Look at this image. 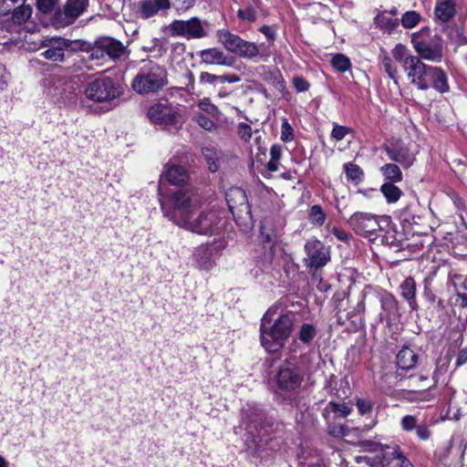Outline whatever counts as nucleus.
Returning a JSON list of instances; mask_svg holds the SVG:
<instances>
[{"mask_svg":"<svg viewBox=\"0 0 467 467\" xmlns=\"http://www.w3.org/2000/svg\"><path fill=\"white\" fill-rule=\"evenodd\" d=\"M173 211L170 219L182 228L198 234H218L222 229V217L215 211L202 212L193 217L197 202L188 189H179L171 195Z\"/></svg>","mask_w":467,"mask_h":467,"instance_id":"nucleus-1","label":"nucleus"},{"mask_svg":"<svg viewBox=\"0 0 467 467\" xmlns=\"http://www.w3.org/2000/svg\"><path fill=\"white\" fill-rule=\"evenodd\" d=\"M278 308L277 306L269 307L261 319L260 341L269 353H277L284 348L297 322L295 313H278Z\"/></svg>","mask_w":467,"mask_h":467,"instance_id":"nucleus-2","label":"nucleus"},{"mask_svg":"<svg viewBox=\"0 0 467 467\" xmlns=\"http://www.w3.org/2000/svg\"><path fill=\"white\" fill-rule=\"evenodd\" d=\"M168 84V73L164 66L153 60H142L133 78L131 88L140 95H154Z\"/></svg>","mask_w":467,"mask_h":467,"instance_id":"nucleus-3","label":"nucleus"},{"mask_svg":"<svg viewBox=\"0 0 467 467\" xmlns=\"http://www.w3.org/2000/svg\"><path fill=\"white\" fill-rule=\"evenodd\" d=\"M218 42L229 52L246 59L266 58L270 56L268 46L257 45L243 39L238 35L232 33L227 28L219 29L216 32Z\"/></svg>","mask_w":467,"mask_h":467,"instance_id":"nucleus-4","label":"nucleus"},{"mask_svg":"<svg viewBox=\"0 0 467 467\" xmlns=\"http://www.w3.org/2000/svg\"><path fill=\"white\" fill-rule=\"evenodd\" d=\"M273 424V420L268 418L262 410L254 405H247L242 410L239 428L246 431L247 440L251 438L252 442L257 444L269 434Z\"/></svg>","mask_w":467,"mask_h":467,"instance_id":"nucleus-5","label":"nucleus"},{"mask_svg":"<svg viewBox=\"0 0 467 467\" xmlns=\"http://www.w3.org/2000/svg\"><path fill=\"white\" fill-rule=\"evenodd\" d=\"M90 60L105 61L107 58L117 62L123 57H128L130 51L123 43L111 36L99 37L88 49Z\"/></svg>","mask_w":467,"mask_h":467,"instance_id":"nucleus-6","label":"nucleus"},{"mask_svg":"<svg viewBox=\"0 0 467 467\" xmlns=\"http://www.w3.org/2000/svg\"><path fill=\"white\" fill-rule=\"evenodd\" d=\"M226 202L236 223L243 231L251 229L254 221L245 192L239 187L231 188L226 192Z\"/></svg>","mask_w":467,"mask_h":467,"instance_id":"nucleus-7","label":"nucleus"},{"mask_svg":"<svg viewBox=\"0 0 467 467\" xmlns=\"http://www.w3.org/2000/svg\"><path fill=\"white\" fill-rule=\"evenodd\" d=\"M305 372L300 363L296 359L285 360L278 368L275 381L279 389L292 392L298 389L304 381Z\"/></svg>","mask_w":467,"mask_h":467,"instance_id":"nucleus-8","label":"nucleus"},{"mask_svg":"<svg viewBox=\"0 0 467 467\" xmlns=\"http://www.w3.org/2000/svg\"><path fill=\"white\" fill-rule=\"evenodd\" d=\"M83 94L94 102L110 101L120 95L117 83L110 77H102L88 82L84 86Z\"/></svg>","mask_w":467,"mask_h":467,"instance_id":"nucleus-9","label":"nucleus"},{"mask_svg":"<svg viewBox=\"0 0 467 467\" xmlns=\"http://www.w3.org/2000/svg\"><path fill=\"white\" fill-rule=\"evenodd\" d=\"M304 250L306 254L303 260L305 266L313 273L315 278L316 272L330 261L329 248L317 239H310L306 242Z\"/></svg>","mask_w":467,"mask_h":467,"instance_id":"nucleus-10","label":"nucleus"},{"mask_svg":"<svg viewBox=\"0 0 467 467\" xmlns=\"http://www.w3.org/2000/svg\"><path fill=\"white\" fill-rule=\"evenodd\" d=\"M206 21L202 22L198 17L189 20H174L170 24L171 36H182L187 39L203 38L208 36L205 26Z\"/></svg>","mask_w":467,"mask_h":467,"instance_id":"nucleus-11","label":"nucleus"},{"mask_svg":"<svg viewBox=\"0 0 467 467\" xmlns=\"http://www.w3.org/2000/svg\"><path fill=\"white\" fill-rule=\"evenodd\" d=\"M89 0H67L63 9L56 11L54 22L58 26H67L84 14L88 6Z\"/></svg>","mask_w":467,"mask_h":467,"instance_id":"nucleus-12","label":"nucleus"},{"mask_svg":"<svg viewBox=\"0 0 467 467\" xmlns=\"http://www.w3.org/2000/svg\"><path fill=\"white\" fill-rule=\"evenodd\" d=\"M356 234L369 237L381 230L378 217L372 213L357 212L348 221Z\"/></svg>","mask_w":467,"mask_h":467,"instance_id":"nucleus-13","label":"nucleus"},{"mask_svg":"<svg viewBox=\"0 0 467 467\" xmlns=\"http://www.w3.org/2000/svg\"><path fill=\"white\" fill-rule=\"evenodd\" d=\"M431 68V66L425 65L419 57H416L403 69L411 84L419 89L426 90L429 88L430 69Z\"/></svg>","mask_w":467,"mask_h":467,"instance_id":"nucleus-14","label":"nucleus"},{"mask_svg":"<svg viewBox=\"0 0 467 467\" xmlns=\"http://www.w3.org/2000/svg\"><path fill=\"white\" fill-rule=\"evenodd\" d=\"M70 45L71 41L63 37H46L40 44V47L45 48L40 56L53 62H63L65 51Z\"/></svg>","mask_w":467,"mask_h":467,"instance_id":"nucleus-15","label":"nucleus"},{"mask_svg":"<svg viewBox=\"0 0 467 467\" xmlns=\"http://www.w3.org/2000/svg\"><path fill=\"white\" fill-rule=\"evenodd\" d=\"M414 48L420 59L440 62L443 57L441 41L435 37L431 40L412 39Z\"/></svg>","mask_w":467,"mask_h":467,"instance_id":"nucleus-16","label":"nucleus"},{"mask_svg":"<svg viewBox=\"0 0 467 467\" xmlns=\"http://www.w3.org/2000/svg\"><path fill=\"white\" fill-rule=\"evenodd\" d=\"M177 117V109L169 103H155L148 110L150 120L159 126L175 124Z\"/></svg>","mask_w":467,"mask_h":467,"instance_id":"nucleus-17","label":"nucleus"},{"mask_svg":"<svg viewBox=\"0 0 467 467\" xmlns=\"http://www.w3.org/2000/svg\"><path fill=\"white\" fill-rule=\"evenodd\" d=\"M223 241H217L212 244L200 245L194 253V258L201 269H211L220 251L224 248Z\"/></svg>","mask_w":467,"mask_h":467,"instance_id":"nucleus-18","label":"nucleus"},{"mask_svg":"<svg viewBox=\"0 0 467 467\" xmlns=\"http://www.w3.org/2000/svg\"><path fill=\"white\" fill-rule=\"evenodd\" d=\"M171 7V0H141L138 4V14L140 18L149 19L166 13Z\"/></svg>","mask_w":467,"mask_h":467,"instance_id":"nucleus-19","label":"nucleus"},{"mask_svg":"<svg viewBox=\"0 0 467 467\" xmlns=\"http://www.w3.org/2000/svg\"><path fill=\"white\" fill-rule=\"evenodd\" d=\"M200 58L206 65L232 67L234 58L226 55L221 48L211 47L200 52Z\"/></svg>","mask_w":467,"mask_h":467,"instance_id":"nucleus-20","label":"nucleus"},{"mask_svg":"<svg viewBox=\"0 0 467 467\" xmlns=\"http://www.w3.org/2000/svg\"><path fill=\"white\" fill-rule=\"evenodd\" d=\"M385 151L391 161L400 163L404 168L410 167L414 161V157L405 146L400 144L387 146Z\"/></svg>","mask_w":467,"mask_h":467,"instance_id":"nucleus-21","label":"nucleus"},{"mask_svg":"<svg viewBox=\"0 0 467 467\" xmlns=\"http://www.w3.org/2000/svg\"><path fill=\"white\" fill-rule=\"evenodd\" d=\"M456 4L454 0H437L434 16L441 23L449 22L456 14Z\"/></svg>","mask_w":467,"mask_h":467,"instance_id":"nucleus-22","label":"nucleus"},{"mask_svg":"<svg viewBox=\"0 0 467 467\" xmlns=\"http://www.w3.org/2000/svg\"><path fill=\"white\" fill-rule=\"evenodd\" d=\"M410 461L399 449L386 451L381 459L382 467H410Z\"/></svg>","mask_w":467,"mask_h":467,"instance_id":"nucleus-23","label":"nucleus"},{"mask_svg":"<svg viewBox=\"0 0 467 467\" xmlns=\"http://www.w3.org/2000/svg\"><path fill=\"white\" fill-rule=\"evenodd\" d=\"M164 177L171 184L182 185L188 181L189 174L185 168L181 165L167 164Z\"/></svg>","mask_w":467,"mask_h":467,"instance_id":"nucleus-24","label":"nucleus"},{"mask_svg":"<svg viewBox=\"0 0 467 467\" xmlns=\"http://www.w3.org/2000/svg\"><path fill=\"white\" fill-rule=\"evenodd\" d=\"M430 70L429 87H432L441 93L449 91V84L445 72L437 67H432Z\"/></svg>","mask_w":467,"mask_h":467,"instance_id":"nucleus-25","label":"nucleus"},{"mask_svg":"<svg viewBox=\"0 0 467 467\" xmlns=\"http://www.w3.org/2000/svg\"><path fill=\"white\" fill-rule=\"evenodd\" d=\"M381 312L379 317L381 320H389L398 310V302L396 298L389 293L380 296Z\"/></svg>","mask_w":467,"mask_h":467,"instance_id":"nucleus-26","label":"nucleus"},{"mask_svg":"<svg viewBox=\"0 0 467 467\" xmlns=\"http://www.w3.org/2000/svg\"><path fill=\"white\" fill-rule=\"evenodd\" d=\"M396 359L400 368L409 370L415 367L418 361V356L410 348L403 347L397 354Z\"/></svg>","mask_w":467,"mask_h":467,"instance_id":"nucleus-27","label":"nucleus"},{"mask_svg":"<svg viewBox=\"0 0 467 467\" xmlns=\"http://www.w3.org/2000/svg\"><path fill=\"white\" fill-rule=\"evenodd\" d=\"M401 296L408 301L410 306L413 310L418 309V304L415 300L416 282L412 277H407L400 285Z\"/></svg>","mask_w":467,"mask_h":467,"instance_id":"nucleus-28","label":"nucleus"},{"mask_svg":"<svg viewBox=\"0 0 467 467\" xmlns=\"http://www.w3.org/2000/svg\"><path fill=\"white\" fill-rule=\"evenodd\" d=\"M56 95L63 100H71L76 97V88L74 84L66 80L59 79L55 85Z\"/></svg>","mask_w":467,"mask_h":467,"instance_id":"nucleus-29","label":"nucleus"},{"mask_svg":"<svg viewBox=\"0 0 467 467\" xmlns=\"http://www.w3.org/2000/svg\"><path fill=\"white\" fill-rule=\"evenodd\" d=\"M33 9L29 5L20 4L11 12L10 19L15 25L26 23L32 16Z\"/></svg>","mask_w":467,"mask_h":467,"instance_id":"nucleus-30","label":"nucleus"},{"mask_svg":"<svg viewBox=\"0 0 467 467\" xmlns=\"http://www.w3.org/2000/svg\"><path fill=\"white\" fill-rule=\"evenodd\" d=\"M380 192L389 203L396 202L400 200L402 192L393 182H385L380 187Z\"/></svg>","mask_w":467,"mask_h":467,"instance_id":"nucleus-31","label":"nucleus"},{"mask_svg":"<svg viewBox=\"0 0 467 467\" xmlns=\"http://www.w3.org/2000/svg\"><path fill=\"white\" fill-rule=\"evenodd\" d=\"M381 173L388 182H399L402 181V173L400 167L393 163H388L380 168Z\"/></svg>","mask_w":467,"mask_h":467,"instance_id":"nucleus-32","label":"nucleus"},{"mask_svg":"<svg viewBox=\"0 0 467 467\" xmlns=\"http://www.w3.org/2000/svg\"><path fill=\"white\" fill-rule=\"evenodd\" d=\"M391 53H392L394 59L397 62H399L403 68L406 67L410 64V60H412V58L417 57V56H412V55L409 54L406 47L401 44L396 45L395 47L392 49Z\"/></svg>","mask_w":467,"mask_h":467,"instance_id":"nucleus-33","label":"nucleus"},{"mask_svg":"<svg viewBox=\"0 0 467 467\" xmlns=\"http://www.w3.org/2000/svg\"><path fill=\"white\" fill-rule=\"evenodd\" d=\"M199 85L214 91L221 86L219 75L202 71L199 76Z\"/></svg>","mask_w":467,"mask_h":467,"instance_id":"nucleus-34","label":"nucleus"},{"mask_svg":"<svg viewBox=\"0 0 467 467\" xmlns=\"http://www.w3.org/2000/svg\"><path fill=\"white\" fill-rule=\"evenodd\" d=\"M202 152L207 163L209 164V170L212 172H215L219 169L218 161L221 153L213 147H204L202 148Z\"/></svg>","mask_w":467,"mask_h":467,"instance_id":"nucleus-35","label":"nucleus"},{"mask_svg":"<svg viewBox=\"0 0 467 467\" xmlns=\"http://www.w3.org/2000/svg\"><path fill=\"white\" fill-rule=\"evenodd\" d=\"M344 170L348 181L358 183L363 179V171L359 168L358 165L348 162L344 165Z\"/></svg>","mask_w":467,"mask_h":467,"instance_id":"nucleus-36","label":"nucleus"},{"mask_svg":"<svg viewBox=\"0 0 467 467\" xmlns=\"http://www.w3.org/2000/svg\"><path fill=\"white\" fill-rule=\"evenodd\" d=\"M374 20L378 26L388 32L393 31L399 26L397 18L389 17L384 15H378Z\"/></svg>","mask_w":467,"mask_h":467,"instance_id":"nucleus-37","label":"nucleus"},{"mask_svg":"<svg viewBox=\"0 0 467 467\" xmlns=\"http://www.w3.org/2000/svg\"><path fill=\"white\" fill-rule=\"evenodd\" d=\"M329 412L338 413L340 417L346 418L350 414L351 409L345 403L330 401L325 408L323 415L326 416Z\"/></svg>","mask_w":467,"mask_h":467,"instance_id":"nucleus-38","label":"nucleus"},{"mask_svg":"<svg viewBox=\"0 0 467 467\" xmlns=\"http://www.w3.org/2000/svg\"><path fill=\"white\" fill-rule=\"evenodd\" d=\"M317 335V329L312 324L305 323L298 332V338L301 342L308 344Z\"/></svg>","mask_w":467,"mask_h":467,"instance_id":"nucleus-39","label":"nucleus"},{"mask_svg":"<svg viewBox=\"0 0 467 467\" xmlns=\"http://www.w3.org/2000/svg\"><path fill=\"white\" fill-rule=\"evenodd\" d=\"M258 5H250L239 7L237 10V17L243 21L253 23L256 20L255 8Z\"/></svg>","mask_w":467,"mask_h":467,"instance_id":"nucleus-40","label":"nucleus"},{"mask_svg":"<svg viewBox=\"0 0 467 467\" xmlns=\"http://www.w3.org/2000/svg\"><path fill=\"white\" fill-rule=\"evenodd\" d=\"M282 153V147L278 144H274L270 149L271 159L268 161V169L272 171L278 170V161Z\"/></svg>","mask_w":467,"mask_h":467,"instance_id":"nucleus-41","label":"nucleus"},{"mask_svg":"<svg viewBox=\"0 0 467 467\" xmlns=\"http://www.w3.org/2000/svg\"><path fill=\"white\" fill-rule=\"evenodd\" d=\"M447 36L456 47L467 45V38L463 36L462 31L459 27L449 28Z\"/></svg>","mask_w":467,"mask_h":467,"instance_id":"nucleus-42","label":"nucleus"},{"mask_svg":"<svg viewBox=\"0 0 467 467\" xmlns=\"http://www.w3.org/2000/svg\"><path fill=\"white\" fill-rule=\"evenodd\" d=\"M25 2L26 0H0V16H9L12 10Z\"/></svg>","mask_w":467,"mask_h":467,"instance_id":"nucleus-43","label":"nucleus"},{"mask_svg":"<svg viewBox=\"0 0 467 467\" xmlns=\"http://www.w3.org/2000/svg\"><path fill=\"white\" fill-rule=\"evenodd\" d=\"M420 16L416 11H408L401 17V25L405 28H412L418 25Z\"/></svg>","mask_w":467,"mask_h":467,"instance_id":"nucleus-44","label":"nucleus"},{"mask_svg":"<svg viewBox=\"0 0 467 467\" xmlns=\"http://www.w3.org/2000/svg\"><path fill=\"white\" fill-rule=\"evenodd\" d=\"M331 63L332 66L340 72L347 71L350 67L349 59L342 54H337L333 57Z\"/></svg>","mask_w":467,"mask_h":467,"instance_id":"nucleus-45","label":"nucleus"},{"mask_svg":"<svg viewBox=\"0 0 467 467\" xmlns=\"http://www.w3.org/2000/svg\"><path fill=\"white\" fill-rule=\"evenodd\" d=\"M311 222L317 225H322L326 220V214L324 213L320 205H313L310 209L309 213Z\"/></svg>","mask_w":467,"mask_h":467,"instance_id":"nucleus-46","label":"nucleus"},{"mask_svg":"<svg viewBox=\"0 0 467 467\" xmlns=\"http://www.w3.org/2000/svg\"><path fill=\"white\" fill-rule=\"evenodd\" d=\"M185 84L184 89L191 93L195 95H200L201 91L197 90L194 81V76L192 71L187 70L183 76H182Z\"/></svg>","mask_w":467,"mask_h":467,"instance_id":"nucleus-47","label":"nucleus"},{"mask_svg":"<svg viewBox=\"0 0 467 467\" xmlns=\"http://www.w3.org/2000/svg\"><path fill=\"white\" fill-rule=\"evenodd\" d=\"M194 119L198 125L206 130L212 131L216 129V124L214 121L209 117L205 116L203 113H197Z\"/></svg>","mask_w":467,"mask_h":467,"instance_id":"nucleus-48","label":"nucleus"},{"mask_svg":"<svg viewBox=\"0 0 467 467\" xmlns=\"http://www.w3.org/2000/svg\"><path fill=\"white\" fill-rule=\"evenodd\" d=\"M59 0H36V5L42 14H49L57 5Z\"/></svg>","mask_w":467,"mask_h":467,"instance_id":"nucleus-49","label":"nucleus"},{"mask_svg":"<svg viewBox=\"0 0 467 467\" xmlns=\"http://www.w3.org/2000/svg\"><path fill=\"white\" fill-rule=\"evenodd\" d=\"M327 432L333 437L343 438L348 435V431L343 424H329L327 426Z\"/></svg>","mask_w":467,"mask_h":467,"instance_id":"nucleus-50","label":"nucleus"},{"mask_svg":"<svg viewBox=\"0 0 467 467\" xmlns=\"http://www.w3.org/2000/svg\"><path fill=\"white\" fill-rule=\"evenodd\" d=\"M198 108L203 111L208 113L211 116H215L219 114L218 108L212 104L209 99H203L199 101Z\"/></svg>","mask_w":467,"mask_h":467,"instance_id":"nucleus-51","label":"nucleus"},{"mask_svg":"<svg viewBox=\"0 0 467 467\" xmlns=\"http://www.w3.org/2000/svg\"><path fill=\"white\" fill-rule=\"evenodd\" d=\"M294 139V130L288 123L286 119H284L281 126V140L285 142L291 141Z\"/></svg>","mask_w":467,"mask_h":467,"instance_id":"nucleus-52","label":"nucleus"},{"mask_svg":"<svg viewBox=\"0 0 467 467\" xmlns=\"http://www.w3.org/2000/svg\"><path fill=\"white\" fill-rule=\"evenodd\" d=\"M349 132V128L336 124L332 130L331 137L336 140H342Z\"/></svg>","mask_w":467,"mask_h":467,"instance_id":"nucleus-53","label":"nucleus"},{"mask_svg":"<svg viewBox=\"0 0 467 467\" xmlns=\"http://www.w3.org/2000/svg\"><path fill=\"white\" fill-rule=\"evenodd\" d=\"M237 133L243 140L247 141L252 137V128L250 125L241 122L238 125Z\"/></svg>","mask_w":467,"mask_h":467,"instance_id":"nucleus-54","label":"nucleus"},{"mask_svg":"<svg viewBox=\"0 0 467 467\" xmlns=\"http://www.w3.org/2000/svg\"><path fill=\"white\" fill-rule=\"evenodd\" d=\"M382 65L384 67V70L389 75V77L392 79H396L397 68L393 66L392 60L389 57H384L382 59Z\"/></svg>","mask_w":467,"mask_h":467,"instance_id":"nucleus-55","label":"nucleus"},{"mask_svg":"<svg viewBox=\"0 0 467 467\" xmlns=\"http://www.w3.org/2000/svg\"><path fill=\"white\" fill-rule=\"evenodd\" d=\"M463 288H464V291L457 292V294L454 296V298H453V304L462 308L467 306V285L466 284H464Z\"/></svg>","mask_w":467,"mask_h":467,"instance_id":"nucleus-56","label":"nucleus"},{"mask_svg":"<svg viewBox=\"0 0 467 467\" xmlns=\"http://www.w3.org/2000/svg\"><path fill=\"white\" fill-rule=\"evenodd\" d=\"M400 424L402 429L406 431H412L418 426L416 418L411 415H406L405 417H403Z\"/></svg>","mask_w":467,"mask_h":467,"instance_id":"nucleus-57","label":"nucleus"},{"mask_svg":"<svg viewBox=\"0 0 467 467\" xmlns=\"http://www.w3.org/2000/svg\"><path fill=\"white\" fill-rule=\"evenodd\" d=\"M259 31L262 34H264L268 40L271 41V43L266 45V47L268 46V48H270V47L272 46L273 41L275 37V35H276L275 29L273 26H263L259 28ZM264 45L265 46V44H264ZM267 50L271 53V51L269 49H267Z\"/></svg>","mask_w":467,"mask_h":467,"instance_id":"nucleus-58","label":"nucleus"},{"mask_svg":"<svg viewBox=\"0 0 467 467\" xmlns=\"http://www.w3.org/2000/svg\"><path fill=\"white\" fill-rule=\"evenodd\" d=\"M373 403L369 400L359 399L357 400V408L361 414H367L371 411Z\"/></svg>","mask_w":467,"mask_h":467,"instance_id":"nucleus-59","label":"nucleus"},{"mask_svg":"<svg viewBox=\"0 0 467 467\" xmlns=\"http://www.w3.org/2000/svg\"><path fill=\"white\" fill-rule=\"evenodd\" d=\"M331 233L337 237V240L345 243H348L352 238L351 234L341 228L333 227L331 229Z\"/></svg>","mask_w":467,"mask_h":467,"instance_id":"nucleus-60","label":"nucleus"},{"mask_svg":"<svg viewBox=\"0 0 467 467\" xmlns=\"http://www.w3.org/2000/svg\"><path fill=\"white\" fill-rule=\"evenodd\" d=\"M293 84H294L295 88L298 92L306 91L310 87V84L308 83V81L302 77L294 78Z\"/></svg>","mask_w":467,"mask_h":467,"instance_id":"nucleus-61","label":"nucleus"},{"mask_svg":"<svg viewBox=\"0 0 467 467\" xmlns=\"http://www.w3.org/2000/svg\"><path fill=\"white\" fill-rule=\"evenodd\" d=\"M416 434L419 439L427 441L431 437V431L426 425H418L416 428Z\"/></svg>","mask_w":467,"mask_h":467,"instance_id":"nucleus-62","label":"nucleus"},{"mask_svg":"<svg viewBox=\"0 0 467 467\" xmlns=\"http://www.w3.org/2000/svg\"><path fill=\"white\" fill-rule=\"evenodd\" d=\"M176 8L178 10L186 11L192 7L195 4V0H174Z\"/></svg>","mask_w":467,"mask_h":467,"instance_id":"nucleus-63","label":"nucleus"},{"mask_svg":"<svg viewBox=\"0 0 467 467\" xmlns=\"http://www.w3.org/2000/svg\"><path fill=\"white\" fill-rule=\"evenodd\" d=\"M221 78V86L224 83H236L241 80L240 77L234 74L219 75Z\"/></svg>","mask_w":467,"mask_h":467,"instance_id":"nucleus-64","label":"nucleus"}]
</instances>
